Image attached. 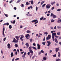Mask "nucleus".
I'll list each match as a JSON object with an SVG mask.
<instances>
[{
    "instance_id": "1",
    "label": "nucleus",
    "mask_w": 61,
    "mask_h": 61,
    "mask_svg": "<svg viewBox=\"0 0 61 61\" xmlns=\"http://www.w3.org/2000/svg\"><path fill=\"white\" fill-rule=\"evenodd\" d=\"M31 22H32V23H34V22H35L34 23V24H36L38 23V21H37V20H34L32 21Z\"/></svg>"
},
{
    "instance_id": "2",
    "label": "nucleus",
    "mask_w": 61,
    "mask_h": 61,
    "mask_svg": "<svg viewBox=\"0 0 61 61\" xmlns=\"http://www.w3.org/2000/svg\"><path fill=\"white\" fill-rule=\"evenodd\" d=\"M25 37L27 39H29L30 37V35L28 34H27L26 36H25Z\"/></svg>"
},
{
    "instance_id": "3",
    "label": "nucleus",
    "mask_w": 61,
    "mask_h": 61,
    "mask_svg": "<svg viewBox=\"0 0 61 61\" xmlns=\"http://www.w3.org/2000/svg\"><path fill=\"white\" fill-rule=\"evenodd\" d=\"M18 41L15 39V38H14L13 39V41L12 42L13 43H18Z\"/></svg>"
},
{
    "instance_id": "4",
    "label": "nucleus",
    "mask_w": 61,
    "mask_h": 61,
    "mask_svg": "<svg viewBox=\"0 0 61 61\" xmlns=\"http://www.w3.org/2000/svg\"><path fill=\"white\" fill-rule=\"evenodd\" d=\"M3 26V34H2L5 37V35L4 33H5V28H4V26Z\"/></svg>"
},
{
    "instance_id": "5",
    "label": "nucleus",
    "mask_w": 61,
    "mask_h": 61,
    "mask_svg": "<svg viewBox=\"0 0 61 61\" xmlns=\"http://www.w3.org/2000/svg\"><path fill=\"white\" fill-rule=\"evenodd\" d=\"M51 6V5L49 4H47L46 6V8H47L48 9H49V8H50Z\"/></svg>"
},
{
    "instance_id": "6",
    "label": "nucleus",
    "mask_w": 61,
    "mask_h": 61,
    "mask_svg": "<svg viewBox=\"0 0 61 61\" xmlns=\"http://www.w3.org/2000/svg\"><path fill=\"white\" fill-rule=\"evenodd\" d=\"M51 16H52L53 18H56V16L55 15H54V14H53V13L51 14Z\"/></svg>"
},
{
    "instance_id": "7",
    "label": "nucleus",
    "mask_w": 61,
    "mask_h": 61,
    "mask_svg": "<svg viewBox=\"0 0 61 61\" xmlns=\"http://www.w3.org/2000/svg\"><path fill=\"white\" fill-rule=\"evenodd\" d=\"M47 43H48L47 46H49L51 44V42H50L49 41H47Z\"/></svg>"
},
{
    "instance_id": "8",
    "label": "nucleus",
    "mask_w": 61,
    "mask_h": 61,
    "mask_svg": "<svg viewBox=\"0 0 61 61\" xmlns=\"http://www.w3.org/2000/svg\"><path fill=\"white\" fill-rule=\"evenodd\" d=\"M8 46V48H9V49H10L11 48V47L10 46V44H8L7 45Z\"/></svg>"
},
{
    "instance_id": "9",
    "label": "nucleus",
    "mask_w": 61,
    "mask_h": 61,
    "mask_svg": "<svg viewBox=\"0 0 61 61\" xmlns=\"http://www.w3.org/2000/svg\"><path fill=\"white\" fill-rule=\"evenodd\" d=\"M37 46H38V49H40V45L38 44L37 45Z\"/></svg>"
},
{
    "instance_id": "10",
    "label": "nucleus",
    "mask_w": 61,
    "mask_h": 61,
    "mask_svg": "<svg viewBox=\"0 0 61 61\" xmlns=\"http://www.w3.org/2000/svg\"><path fill=\"white\" fill-rule=\"evenodd\" d=\"M10 56L11 57H13V56H14V53H13V52H12L10 54Z\"/></svg>"
},
{
    "instance_id": "11",
    "label": "nucleus",
    "mask_w": 61,
    "mask_h": 61,
    "mask_svg": "<svg viewBox=\"0 0 61 61\" xmlns=\"http://www.w3.org/2000/svg\"><path fill=\"white\" fill-rule=\"evenodd\" d=\"M52 35L53 36H56V33H52Z\"/></svg>"
},
{
    "instance_id": "12",
    "label": "nucleus",
    "mask_w": 61,
    "mask_h": 61,
    "mask_svg": "<svg viewBox=\"0 0 61 61\" xmlns=\"http://www.w3.org/2000/svg\"><path fill=\"white\" fill-rule=\"evenodd\" d=\"M11 22L12 24H14L15 23V20H14L13 22L12 21H11Z\"/></svg>"
},
{
    "instance_id": "13",
    "label": "nucleus",
    "mask_w": 61,
    "mask_h": 61,
    "mask_svg": "<svg viewBox=\"0 0 61 61\" xmlns=\"http://www.w3.org/2000/svg\"><path fill=\"white\" fill-rule=\"evenodd\" d=\"M59 48H56V53H57V52H58V51L59 50Z\"/></svg>"
},
{
    "instance_id": "14",
    "label": "nucleus",
    "mask_w": 61,
    "mask_h": 61,
    "mask_svg": "<svg viewBox=\"0 0 61 61\" xmlns=\"http://www.w3.org/2000/svg\"><path fill=\"white\" fill-rule=\"evenodd\" d=\"M25 45L27 46L26 48H28L29 47V45H28V43H26L25 44Z\"/></svg>"
},
{
    "instance_id": "15",
    "label": "nucleus",
    "mask_w": 61,
    "mask_h": 61,
    "mask_svg": "<svg viewBox=\"0 0 61 61\" xmlns=\"http://www.w3.org/2000/svg\"><path fill=\"white\" fill-rule=\"evenodd\" d=\"M29 51L30 53H31V54H33V51L32 50H29Z\"/></svg>"
},
{
    "instance_id": "16",
    "label": "nucleus",
    "mask_w": 61,
    "mask_h": 61,
    "mask_svg": "<svg viewBox=\"0 0 61 61\" xmlns=\"http://www.w3.org/2000/svg\"><path fill=\"white\" fill-rule=\"evenodd\" d=\"M55 3H56L55 1L53 2H51V4L52 5H54V4H55Z\"/></svg>"
},
{
    "instance_id": "17",
    "label": "nucleus",
    "mask_w": 61,
    "mask_h": 61,
    "mask_svg": "<svg viewBox=\"0 0 61 61\" xmlns=\"http://www.w3.org/2000/svg\"><path fill=\"white\" fill-rule=\"evenodd\" d=\"M58 57H60V56H61V55L60 54V53L59 52H58Z\"/></svg>"
},
{
    "instance_id": "18",
    "label": "nucleus",
    "mask_w": 61,
    "mask_h": 61,
    "mask_svg": "<svg viewBox=\"0 0 61 61\" xmlns=\"http://www.w3.org/2000/svg\"><path fill=\"white\" fill-rule=\"evenodd\" d=\"M20 36H21L20 38V39H23V38L24 37V36L23 35H20Z\"/></svg>"
},
{
    "instance_id": "19",
    "label": "nucleus",
    "mask_w": 61,
    "mask_h": 61,
    "mask_svg": "<svg viewBox=\"0 0 61 61\" xmlns=\"http://www.w3.org/2000/svg\"><path fill=\"white\" fill-rule=\"evenodd\" d=\"M32 46H30L29 47V50H31V49L32 48Z\"/></svg>"
},
{
    "instance_id": "20",
    "label": "nucleus",
    "mask_w": 61,
    "mask_h": 61,
    "mask_svg": "<svg viewBox=\"0 0 61 61\" xmlns=\"http://www.w3.org/2000/svg\"><path fill=\"white\" fill-rule=\"evenodd\" d=\"M60 32H58L57 33V35L59 36L60 35Z\"/></svg>"
},
{
    "instance_id": "21",
    "label": "nucleus",
    "mask_w": 61,
    "mask_h": 61,
    "mask_svg": "<svg viewBox=\"0 0 61 61\" xmlns=\"http://www.w3.org/2000/svg\"><path fill=\"white\" fill-rule=\"evenodd\" d=\"M43 59L44 60H46V57H45L43 58Z\"/></svg>"
},
{
    "instance_id": "22",
    "label": "nucleus",
    "mask_w": 61,
    "mask_h": 61,
    "mask_svg": "<svg viewBox=\"0 0 61 61\" xmlns=\"http://www.w3.org/2000/svg\"><path fill=\"white\" fill-rule=\"evenodd\" d=\"M55 41L56 43H58V41H57V39L56 38L55 39Z\"/></svg>"
},
{
    "instance_id": "23",
    "label": "nucleus",
    "mask_w": 61,
    "mask_h": 61,
    "mask_svg": "<svg viewBox=\"0 0 61 61\" xmlns=\"http://www.w3.org/2000/svg\"><path fill=\"white\" fill-rule=\"evenodd\" d=\"M57 23H60L61 22V20H59L57 21Z\"/></svg>"
},
{
    "instance_id": "24",
    "label": "nucleus",
    "mask_w": 61,
    "mask_h": 61,
    "mask_svg": "<svg viewBox=\"0 0 61 61\" xmlns=\"http://www.w3.org/2000/svg\"><path fill=\"white\" fill-rule=\"evenodd\" d=\"M44 35H47L48 34V33H47V32H44Z\"/></svg>"
},
{
    "instance_id": "25",
    "label": "nucleus",
    "mask_w": 61,
    "mask_h": 61,
    "mask_svg": "<svg viewBox=\"0 0 61 61\" xmlns=\"http://www.w3.org/2000/svg\"><path fill=\"white\" fill-rule=\"evenodd\" d=\"M44 2H45V1H44L41 2V5H42V4H44Z\"/></svg>"
},
{
    "instance_id": "26",
    "label": "nucleus",
    "mask_w": 61,
    "mask_h": 61,
    "mask_svg": "<svg viewBox=\"0 0 61 61\" xmlns=\"http://www.w3.org/2000/svg\"><path fill=\"white\" fill-rule=\"evenodd\" d=\"M9 27L10 29H11V28H12V25H9Z\"/></svg>"
},
{
    "instance_id": "27",
    "label": "nucleus",
    "mask_w": 61,
    "mask_h": 61,
    "mask_svg": "<svg viewBox=\"0 0 61 61\" xmlns=\"http://www.w3.org/2000/svg\"><path fill=\"white\" fill-rule=\"evenodd\" d=\"M46 4H44L42 6V7L43 8V7H44L46 6Z\"/></svg>"
},
{
    "instance_id": "28",
    "label": "nucleus",
    "mask_w": 61,
    "mask_h": 61,
    "mask_svg": "<svg viewBox=\"0 0 61 61\" xmlns=\"http://www.w3.org/2000/svg\"><path fill=\"white\" fill-rule=\"evenodd\" d=\"M15 47H18V45H17V44H15Z\"/></svg>"
},
{
    "instance_id": "29",
    "label": "nucleus",
    "mask_w": 61,
    "mask_h": 61,
    "mask_svg": "<svg viewBox=\"0 0 61 61\" xmlns=\"http://www.w3.org/2000/svg\"><path fill=\"white\" fill-rule=\"evenodd\" d=\"M16 38L17 40L18 41V40H19V39L18 38V37L17 36H16Z\"/></svg>"
},
{
    "instance_id": "30",
    "label": "nucleus",
    "mask_w": 61,
    "mask_h": 61,
    "mask_svg": "<svg viewBox=\"0 0 61 61\" xmlns=\"http://www.w3.org/2000/svg\"><path fill=\"white\" fill-rule=\"evenodd\" d=\"M20 6L22 7H24V5L23 4L21 5Z\"/></svg>"
},
{
    "instance_id": "31",
    "label": "nucleus",
    "mask_w": 61,
    "mask_h": 61,
    "mask_svg": "<svg viewBox=\"0 0 61 61\" xmlns=\"http://www.w3.org/2000/svg\"><path fill=\"white\" fill-rule=\"evenodd\" d=\"M32 47L33 49H35V50H36V47H34L33 46Z\"/></svg>"
},
{
    "instance_id": "32",
    "label": "nucleus",
    "mask_w": 61,
    "mask_h": 61,
    "mask_svg": "<svg viewBox=\"0 0 61 61\" xmlns=\"http://www.w3.org/2000/svg\"><path fill=\"white\" fill-rule=\"evenodd\" d=\"M30 32H31L29 30H28L26 31V33H30Z\"/></svg>"
},
{
    "instance_id": "33",
    "label": "nucleus",
    "mask_w": 61,
    "mask_h": 61,
    "mask_svg": "<svg viewBox=\"0 0 61 61\" xmlns=\"http://www.w3.org/2000/svg\"><path fill=\"white\" fill-rule=\"evenodd\" d=\"M22 0H19L17 1L16 2V3H19V2H20Z\"/></svg>"
},
{
    "instance_id": "34",
    "label": "nucleus",
    "mask_w": 61,
    "mask_h": 61,
    "mask_svg": "<svg viewBox=\"0 0 61 61\" xmlns=\"http://www.w3.org/2000/svg\"><path fill=\"white\" fill-rule=\"evenodd\" d=\"M52 56L53 57H55L56 56V54H55V55H53Z\"/></svg>"
},
{
    "instance_id": "35",
    "label": "nucleus",
    "mask_w": 61,
    "mask_h": 61,
    "mask_svg": "<svg viewBox=\"0 0 61 61\" xmlns=\"http://www.w3.org/2000/svg\"><path fill=\"white\" fill-rule=\"evenodd\" d=\"M44 18V16H42L41 18L40 19L41 20H42L43 19V18Z\"/></svg>"
},
{
    "instance_id": "36",
    "label": "nucleus",
    "mask_w": 61,
    "mask_h": 61,
    "mask_svg": "<svg viewBox=\"0 0 61 61\" xmlns=\"http://www.w3.org/2000/svg\"><path fill=\"white\" fill-rule=\"evenodd\" d=\"M52 38L53 39V41H54V39H55V37H54V36H52Z\"/></svg>"
},
{
    "instance_id": "37",
    "label": "nucleus",
    "mask_w": 61,
    "mask_h": 61,
    "mask_svg": "<svg viewBox=\"0 0 61 61\" xmlns=\"http://www.w3.org/2000/svg\"><path fill=\"white\" fill-rule=\"evenodd\" d=\"M22 57H23V59H24L25 58V55H23L22 56Z\"/></svg>"
},
{
    "instance_id": "38",
    "label": "nucleus",
    "mask_w": 61,
    "mask_h": 61,
    "mask_svg": "<svg viewBox=\"0 0 61 61\" xmlns=\"http://www.w3.org/2000/svg\"><path fill=\"white\" fill-rule=\"evenodd\" d=\"M19 60V58H17L15 60V61H17V60Z\"/></svg>"
},
{
    "instance_id": "39",
    "label": "nucleus",
    "mask_w": 61,
    "mask_h": 61,
    "mask_svg": "<svg viewBox=\"0 0 61 61\" xmlns=\"http://www.w3.org/2000/svg\"><path fill=\"white\" fill-rule=\"evenodd\" d=\"M54 21H55V20H54L53 19H52L51 20V22H54Z\"/></svg>"
},
{
    "instance_id": "40",
    "label": "nucleus",
    "mask_w": 61,
    "mask_h": 61,
    "mask_svg": "<svg viewBox=\"0 0 61 61\" xmlns=\"http://www.w3.org/2000/svg\"><path fill=\"white\" fill-rule=\"evenodd\" d=\"M34 2V1H33V0H32L31 2V5H33V2Z\"/></svg>"
},
{
    "instance_id": "41",
    "label": "nucleus",
    "mask_w": 61,
    "mask_h": 61,
    "mask_svg": "<svg viewBox=\"0 0 61 61\" xmlns=\"http://www.w3.org/2000/svg\"><path fill=\"white\" fill-rule=\"evenodd\" d=\"M26 5H30V3L27 2H26Z\"/></svg>"
},
{
    "instance_id": "42",
    "label": "nucleus",
    "mask_w": 61,
    "mask_h": 61,
    "mask_svg": "<svg viewBox=\"0 0 61 61\" xmlns=\"http://www.w3.org/2000/svg\"><path fill=\"white\" fill-rule=\"evenodd\" d=\"M42 44L44 45H45L46 44V43H45V42H43Z\"/></svg>"
},
{
    "instance_id": "43",
    "label": "nucleus",
    "mask_w": 61,
    "mask_h": 61,
    "mask_svg": "<svg viewBox=\"0 0 61 61\" xmlns=\"http://www.w3.org/2000/svg\"><path fill=\"white\" fill-rule=\"evenodd\" d=\"M49 39H50V38H49L48 37H47L46 38V40H49Z\"/></svg>"
},
{
    "instance_id": "44",
    "label": "nucleus",
    "mask_w": 61,
    "mask_h": 61,
    "mask_svg": "<svg viewBox=\"0 0 61 61\" xmlns=\"http://www.w3.org/2000/svg\"><path fill=\"white\" fill-rule=\"evenodd\" d=\"M48 37H49L50 38H51V36L50 35H48Z\"/></svg>"
},
{
    "instance_id": "45",
    "label": "nucleus",
    "mask_w": 61,
    "mask_h": 61,
    "mask_svg": "<svg viewBox=\"0 0 61 61\" xmlns=\"http://www.w3.org/2000/svg\"><path fill=\"white\" fill-rule=\"evenodd\" d=\"M61 10V9H59L57 10V11H60Z\"/></svg>"
},
{
    "instance_id": "46",
    "label": "nucleus",
    "mask_w": 61,
    "mask_h": 61,
    "mask_svg": "<svg viewBox=\"0 0 61 61\" xmlns=\"http://www.w3.org/2000/svg\"><path fill=\"white\" fill-rule=\"evenodd\" d=\"M30 42H32V41H33V39L31 38L30 39Z\"/></svg>"
},
{
    "instance_id": "47",
    "label": "nucleus",
    "mask_w": 61,
    "mask_h": 61,
    "mask_svg": "<svg viewBox=\"0 0 61 61\" xmlns=\"http://www.w3.org/2000/svg\"><path fill=\"white\" fill-rule=\"evenodd\" d=\"M54 7H52L51 8V9L52 10H53V9H54Z\"/></svg>"
},
{
    "instance_id": "48",
    "label": "nucleus",
    "mask_w": 61,
    "mask_h": 61,
    "mask_svg": "<svg viewBox=\"0 0 61 61\" xmlns=\"http://www.w3.org/2000/svg\"><path fill=\"white\" fill-rule=\"evenodd\" d=\"M41 52L42 53H44V51L43 50H42L41 51Z\"/></svg>"
},
{
    "instance_id": "49",
    "label": "nucleus",
    "mask_w": 61,
    "mask_h": 61,
    "mask_svg": "<svg viewBox=\"0 0 61 61\" xmlns=\"http://www.w3.org/2000/svg\"><path fill=\"white\" fill-rule=\"evenodd\" d=\"M6 25H9V23H6Z\"/></svg>"
},
{
    "instance_id": "50",
    "label": "nucleus",
    "mask_w": 61,
    "mask_h": 61,
    "mask_svg": "<svg viewBox=\"0 0 61 61\" xmlns=\"http://www.w3.org/2000/svg\"><path fill=\"white\" fill-rule=\"evenodd\" d=\"M55 32V31L53 30L52 31H51V33H53L54 32Z\"/></svg>"
},
{
    "instance_id": "51",
    "label": "nucleus",
    "mask_w": 61,
    "mask_h": 61,
    "mask_svg": "<svg viewBox=\"0 0 61 61\" xmlns=\"http://www.w3.org/2000/svg\"><path fill=\"white\" fill-rule=\"evenodd\" d=\"M38 9V7H37L36 6V11H37Z\"/></svg>"
},
{
    "instance_id": "52",
    "label": "nucleus",
    "mask_w": 61,
    "mask_h": 61,
    "mask_svg": "<svg viewBox=\"0 0 61 61\" xmlns=\"http://www.w3.org/2000/svg\"><path fill=\"white\" fill-rule=\"evenodd\" d=\"M5 40H6V38L5 37L3 39V41H5Z\"/></svg>"
},
{
    "instance_id": "53",
    "label": "nucleus",
    "mask_w": 61,
    "mask_h": 61,
    "mask_svg": "<svg viewBox=\"0 0 61 61\" xmlns=\"http://www.w3.org/2000/svg\"><path fill=\"white\" fill-rule=\"evenodd\" d=\"M24 55H25H25H26V52H24Z\"/></svg>"
},
{
    "instance_id": "54",
    "label": "nucleus",
    "mask_w": 61,
    "mask_h": 61,
    "mask_svg": "<svg viewBox=\"0 0 61 61\" xmlns=\"http://www.w3.org/2000/svg\"><path fill=\"white\" fill-rule=\"evenodd\" d=\"M32 54H31V55H30V58H31V56H32Z\"/></svg>"
},
{
    "instance_id": "55",
    "label": "nucleus",
    "mask_w": 61,
    "mask_h": 61,
    "mask_svg": "<svg viewBox=\"0 0 61 61\" xmlns=\"http://www.w3.org/2000/svg\"><path fill=\"white\" fill-rule=\"evenodd\" d=\"M57 27L58 29H59V28H61V27H60V26L59 27V26H58Z\"/></svg>"
},
{
    "instance_id": "56",
    "label": "nucleus",
    "mask_w": 61,
    "mask_h": 61,
    "mask_svg": "<svg viewBox=\"0 0 61 61\" xmlns=\"http://www.w3.org/2000/svg\"><path fill=\"white\" fill-rule=\"evenodd\" d=\"M33 45L34 46H36V44L34 43L33 44Z\"/></svg>"
},
{
    "instance_id": "57",
    "label": "nucleus",
    "mask_w": 61,
    "mask_h": 61,
    "mask_svg": "<svg viewBox=\"0 0 61 61\" xmlns=\"http://www.w3.org/2000/svg\"><path fill=\"white\" fill-rule=\"evenodd\" d=\"M60 61V59H56V61Z\"/></svg>"
},
{
    "instance_id": "58",
    "label": "nucleus",
    "mask_w": 61,
    "mask_h": 61,
    "mask_svg": "<svg viewBox=\"0 0 61 61\" xmlns=\"http://www.w3.org/2000/svg\"><path fill=\"white\" fill-rule=\"evenodd\" d=\"M5 16L6 17H8V15L6 14H5Z\"/></svg>"
},
{
    "instance_id": "59",
    "label": "nucleus",
    "mask_w": 61,
    "mask_h": 61,
    "mask_svg": "<svg viewBox=\"0 0 61 61\" xmlns=\"http://www.w3.org/2000/svg\"><path fill=\"white\" fill-rule=\"evenodd\" d=\"M20 39L21 40V41H23V40L24 39Z\"/></svg>"
},
{
    "instance_id": "60",
    "label": "nucleus",
    "mask_w": 61,
    "mask_h": 61,
    "mask_svg": "<svg viewBox=\"0 0 61 61\" xmlns=\"http://www.w3.org/2000/svg\"><path fill=\"white\" fill-rule=\"evenodd\" d=\"M46 20V18H44L43 19V20Z\"/></svg>"
},
{
    "instance_id": "61",
    "label": "nucleus",
    "mask_w": 61,
    "mask_h": 61,
    "mask_svg": "<svg viewBox=\"0 0 61 61\" xmlns=\"http://www.w3.org/2000/svg\"><path fill=\"white\" fill-rule=\"evenodd\" d=\"M15 60V57H14L12 60V61H14V60Z\"/></svg>"
},
{
    "instance_id": "62",
    "label": "nucleus",
    "mask_w": 61,
    "mask_h": 61,
    "mask_svg": "<svg viewBox=\"0 0 61 61\" xmlns=\"http://www.w3.org/2000/svg\"><path fill=\"white\" fill-rule=\"evenodd\" d=\"M13 51H16V49H14L13 50Z\"/></svg>"
},
{
    "instance_id": "63",
    "label": "nucleus",
    "mask_w": 61,
    "mask_h": 61,
    "mask_svg": "<svg viewBox=\"0 0 61 61\" xmlns=\"http://www.w3.org/2000/svg\"><path fill=\"white\" fill-rule=\"evenodd\" d=\"M30 52H28V53H27V54L28 55H30Z\"/></svg>"
},
{
    "instance_id": "64",
    "label": "nucleus",
    "mask_w": 61,
    "mask_h": 61,
    "mask_svg": "<svg viewBox=\"0 0 61 61\" xmlns=\"http://www.w3.org/2000/svg\"><path fill=\"white\" fill-rule=\"evenodd\" d=\"M54 29H56V26H55L54 28Z\"/></svg>"
}]
</instances>
